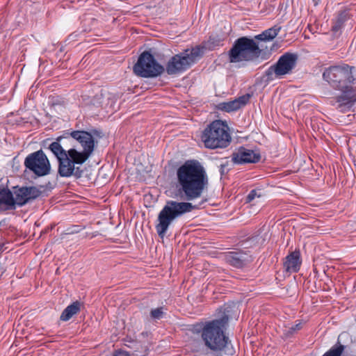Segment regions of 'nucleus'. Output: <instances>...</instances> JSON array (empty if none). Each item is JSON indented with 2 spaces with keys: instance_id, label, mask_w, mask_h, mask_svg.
<instances>
[{
  "instance_id": "nucleus-10",
  "label": "nucleus",
  "mask_w": 356,
  "mask_h": 356,
  "mask_svg": "<svg viewBox=\"0 0 356 356\" xmlns=\"http://www.w3.org/2000/svg\"><path fill=\"white\" fill-rule=\"evenodd\" d=\"M298 56L296 54L285 53L280 57L277 63L270 66L265 72L267 79L272 81L290 74L296 66Z\"/></svg>"
},
{
  "instance_id": "nucleus-6",
  "label": "nucleus",
  "mask_w": 356,
  "mask_h": 356,
  "mask_svg": "<svg viewBox=\"0 0 356 356\" xmlns=\"http://www.w3.org/2000/svg\"><path fill=\"white\" fill-rule=\"evenodd\" d=\"M204 146L209 149L225 148L231 142V136L227 126L220 120H215L209 124L201 136Z\"/></svg>"
},
{
  "instance_id": "nucleus-19",
  "label": "nucleus",
  "mask_w": 356,
  "mask_h": 356,
  "mask_svg": "<svg viewBox=\"0 0 356 356\" xmlns=\"http://www.w3.org/2000/svg\"><path fill=\"white\" fill-rule=\"evenodd\" d=\"M280 30L281 26L275 25L267 30H265L261 34L256 35L254 38L262 41H270L273 40L278 35Z\"/></svg>"
},
{
  "instance_id": "nucleus-7",
  "label": "nucleus",
  "mask_w": 356,
  "mask_h": 356,
  "mask_svg": "<svg viewBox=\"0 0 356 356\" xmlns=\"http://www.w3.org/2000/svg\"><path fill=\"white\" fill-rule=\"evenodd\" d=\"M262 50L253 39L247 37L238 38L229 51L231 63L251 61L260 56Z\"/></svg>"
},
{
  "instance_id": "nucleus-29",
  "label": "nucleus",
  "mask_w": 356,
  "mask_h": 356,
  "mask_svg": "<svg viewBox=\"0 0 356 356\" xmlns=\"http://www.w3.org/2000/svg\"><path fill=\"white\" fill-rule=\"evenodd\" d=\"M2 248H3V246L1 245H0V252H2Z\"/></svg>"
},
{
  "instance_id": "nucleus-16",
  "label": "nucleus",
  "mask_w": 356,
  "mask_h": 356,
  "mask_svg": "<svg viewBox=\"0 0 356 356\" xmlns=\"http://www.w3.org/2000/svg\"><path fill=\"white\" fill-rule=\"evenodd\" d=\"M301 261L299 252H293L289 254L284 262V268L286 272L296 273L300 269Z\"/></svg>"
},
{
  "instance_id": "nucleus-4",
  "label": "nucleus",
  "mask_w": 356,
  "mask_h": 356,
  "mask_svg": "<svg viewBox=\"0 0 356 356\" xmlns=\"http://www.w3.org/2000/svg\"><path fill=\"white\" fill-rule=\"evenodd\" d=\"M228 316L224 315L219 319L207 322L202 330L201 337L204 346L210 350L222 354L226 347L228 338L223 330L228 323Z\"/></svg>"
},
{
  "instance_id": "nucleus-26",
  "label": "nucleus",
  "mask_w": 356,
  "mask_h": 356,
  "mask_svg": "<svg viewBox=\"0 0 356 356\" xmlns=\"http://www.w3.org/2000/svg\"><path fill=\"white\" fill-rule=\"evenodd\" d=\"M301 328H302V324H301V323H298L296 324L295 325H293L291 327H289L288 332L290 334H293L296 330H299Z\"/></svg>"
},
{
  "instance_id": "nucleus-11",
  "label": "nucleus",
  "mask_w": 356,
  "mask_h": 356,
  "mask_svg": "<svg viewBox=\"0 0 356 356\" xmlns=\"http://www.w3.org/2000/svg\"><path fill=\"white\" fill-rule=\"evenodd\" d=\"M24 165L38 177L50 173L51 165L42 150H38L29 154L24 160Z\"/></svg>"
},
{
  "instance_id": "nucleus-23",
  "label": "nucleus",
  "mask_w": 356,
  "mask_h": 356,
  "mask_svg": "<svg viewBox=\"0 0 356 356\" xmlns=\"http://www.w3.org/2000/svg\"><path fill=\"white\" fill-rule=\"evenodd\" d=\"M151 317L154 319H159L163 316V307L154 309L150 312Z\"/></svg>"
},
{
  "instance_id": "nucleus-5",
  "label": "nucleus",
  "mask_w": 356,
  "mask_h": 356,
  "mask_svg": "<svg viewBox=\"0 0 356 356\" xmlns=\"http://www.w3.org/2000/svg\"><path fill=\"white\" fill-rule=\"evenodd\" d=\"M196 209L197 207L191 202L167 201L158 215V223L155 226L159 236L163 238L174 220Z\"/></svg>"
},
{
  "instance_id": "nucleus-13",
  "label": "nucleus",
  "mask_w": 356,
  "mask_h": 356,
  "mask_svg": "<svg viewBox=\"0 0 356 356\" xmlns=\"http://www.w3.org/2000/svg\"><path fill=\"white\" fill-rule=\"evenodd\" d=\"M14 193L15 195V205L23 206L29 200L39 197L41 191L35 186L29 187H15Z\"/></svg>"
},
{
  "instance_id": "nucleus-14",
  "label": "nucleus",
  "mask_w": 356,
  "mask_h": 356,
  "mask_svg": "<svg viewBox=\"0 0 356 356\" xmlns=\"http://www.w3.org/2000/svg\"><path fill=\"white\" fill-rule=\"evenodd\" d=\"M260 159V154L253 150L241 147L237 152H234L232 161L234 163L242 164L246 163H257Z\"/></svg>"
},
{
  "instance_id": "nucleus-17",
  "label": "nucleus",
  "mask_w": 356,
  "mask_h": 356,
  "mask_svg": "<svg viewBox=\"0 0 356 356\" xmlns=\"http://www.w3.org/2000/svg\"><path fill=\"white\" fill-rule=\"evenodd\" d=\"M250 97V95L248 94L242 95L233 101L220 104V108L222 110L227 112L236 111L242 106H244L249 102Z\"/></svg>"
},
{
  "instance_id": "nucleus-12",
  "label": "nucleus",
  "mask_w": 356,
  "mask_h": 356,
  "mask_svg": "<svg viewBox=\"0 0 356 356\" xmlns=\"http://www.w3.org/2000/svg\"><path fill=\"white\" fill-rule=\"evenodd\" d=\"M93 135L100 136V133L97 130H92L91 132L85 131H74L70 133V136L63 137L69 138V140H66V143L68 142L71 143L73 140H76L81 145L83 150L88 152H90V153L92 154L95 146Z\"/></svg>"
},
{
  "instance_id": "nucleus-2",
  "label": "nucleus",
  "mask_w": 356,
  "mask_h": 356,
  "mask_svg": "<svg viewBox=\"0 0 356 356\" xmlns=\"http://www.w3.org/2000/svg\"><path fill=\"white\" fill-rule=\"evenodd\" d=\"M178 191L187 201L202 196L209 184L203 166L196 160L186 161L177 171Z\"/></svg>"
},
{
  "instance_id": "nucleus-3",
  "label": "nucleus",
  "mask_w": 356,
  "mask_h": 356,
  "mask_svg": "<svg viewBox=\"0 0 356 356\" xmlns=\"http://www.w3.org/2000/svg\"><path fill=\"white\" fill-rule=\"evenodd\" d=\"M66 140L68 138L58 137L56 141L49 145V149L55 155L58 161V173L62 177H70L72 175L77 178L81 177L83 170L76 165H81L90 156V152L85 150L78 152L74 147L66 149Z\"/></svg>"
},
{
  "instance_id": "nucleus-20",
  "label": "nucleus",
  "mask_w": 356,
  "mask_h": 356,
  "mask_svg": "<svg viewBox=\"0 0 356 356\" xmlns=\"http://www.w3.org/2000/svg\"><path fill=\"white\" fill-rule=\"evenodd\" d=\"M81 304L79 302L76 301L72 304L67 306L62 312L60 315V320L67 321L70 320L74 314H77L80 311Z\"/></svg>"
},
{
  "instance_id": "nucleus-1",
  "label": "nucleus",
  "mask_w": 356,
  "mask_h": 356,
  "mask_svg": "<svg viewBox=\"0 0 356 356\" xmlns=\"http://www.w3.org/2000/svg\"><path fill=\"white\" fill-rule=\"evenodd\" d=\"M355 69L354 66L341 63L325 68L323 73L325 81L332 88L343 92L336 97L337 108L341 112L350 108L356 102V88L350 86L356 81Z\"/></svg>"
},
{
  "instance_id": "nucleus-22",
  "label": "nucleus",
  "mask_w": 356,
  "mask_h": 356,
  "mask_svg": "<svg viewBox=\"0 0 356 356\" xmlns=\"http://www.w3.org/2000/svg\"><path fill=\"white\" fill-rule=\"evenodd\" d=\"M346 20L345 15L341 13L339 15L336 22L332 26V30L334 31H338L342 26L344 21Z\"/></svg>"
},
{
  "instance_id": "nucleus-18",
  "label": "nucleus",
  "mask_w": 356,
  "mask_h": 356,
  "mask_svg": "<svg viewBox=\"0 0 356 356\" xmlns=\"http://www.w3.org/2000/svg\"><path fill=\"white\" fill-rule=\"evenodd\" d=\"M0 209L3 210L15 209V198L8 188H0Z\"/></svg>"
},
{
  "instance_id": "nucleus-8",
  "label": "nucleus",
  "mask_w": 356,
  "mask_h": 356,
  "mask_svg": "<svg viewBox=\"0 0 356 356\" xmlns=\"http://www.w3.org/2000/svg\"><path fill=\"white\" fill-rule=\"evenodd\" d=\"M202 48L195 47L188 49L171 58L166 65L168 74H176L188 69L202 56Z\"/></svg>"
},
{
  "instance_id": "nucleus-27",
  "label": "nucleus",
  "mask_w": 356,
  "mask_h": 356,
  "mask_svg": "<svg viewBox=\"0 0 356 356\" xmlns=\"http://www.w3.org/2000/svg\"><path fill=\"white\" fill-rule=\"evenodd\" d=\"M321 0H313L314 6H317Z\"/></svg>"
},
{
  "instance_id": "nucleus-24",
  "label": "nucleus",
  "mask_w": 356,
  "mask_h": 356,
  "mask_svg": "<svg viewBox=\"0 0 356 356\" xmlns=\"http://www.w3.org/2000/svg\"><path fill=\"white\" fill-rule=\"evenodd\" d=\"M260 195H257L256 190H252L246 197V202H252L256 197H260Z\"/></svg>"
},
{
  "instance_id": "nucleus-9",
  "label": "nucleus",
  "mask_w": 356,
  "mask_h": 356,
  "mask_svg": "<svg viewBox=\"0 0 356 356\" xmlns=\"http://www.w3.org/2000/svg\"><path fill=\"white\" fill-rule=\"evenodd\" d=\"M164 68L148 51L142 53L134 66V73L141 77H155L163 73Z\"/></svg>"
},
{
  "instance_id": "nucleus-21",
  "label": "nucleus",
  "mask_w": 356,
  "mask_h": 356,
  "mask_svg": "<svg viewBox=\"0 0 356 356\" xmlns=\"http://www.w3.org/2000/svg\"><path fill=\"white\" fill-rule=\"evenodd\" d=\"M345 346L341 343L332 346L323 356H341Z\"/></svg>"
},
{
  "instance_id": "nucleus-25",
  "label": "nucleus",
  "mask_w": 356,
  "mask_h": 356,
  "mask_svg": "<svg viewBox=\"0 0 356 356\" xmlns=\"http://www.w3.org/2000/svg\"><path fill=\"white\" fill-rule=\"evenodd\" d=\"M113 356H136L134 354L130 353L125 350H118L113 353Z\"/></svg>"
},
{
  "instance_id": "nucleus-28",
  "label": "nucleus",
  "mask_w": 356,
  "mask_h": 356,
  "mask_svg": "<svg viewBox=\"0 0 356 356\" xmlns=\"http://www.w3.org/2000/svg\"><path fill=\"white\" fill-rule=\"evenodd\" d=\"M228 351H229V354H230L231 355H232L234 354V350H233L232 348V349H229Z\"/></svg>"
},
{
  "instance_id": "nucleus-15",
  "label": "nucleus",
  "mask_w": 356,
  "mask_h": 356,
  "mask_svg": "<svg viewBox=\"0 0 356 356\" xmlns=\"http://www.w3.org/2000/svg\"><path fill=\"white\" fill-rule=\"evenodd\" d=\"M225 261L236 268H242L248 261V254L243 252H230L225 256Z\"/></svg>"
}]
</instances>
